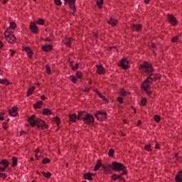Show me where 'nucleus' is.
I'll return each mask as SVG.
<instances>
[{"instance_id": "f257e3e1", "label": "nucleus", "mask_w": 182, "mask_h": 182, "mask_svg": "<svg viewBox=\"0 0 182 182\" xmlns=\"http://www.w3.org/2000/svg\"><path fill=\"white\" fill-rule=\"evenodd\" d=\"M140 72H144V73H149V76L143 82L142 87L148 96L151 95V92L149 91L151 83H153V80H159L160 79V75L156 74L153 77V72L154 69L151 66V64H149L147 62H145L139 65Z\"/></svg>"}, {"instance_id": "f03ea898", "label": "nucleus", "mask_w": 182, "mask_h": 182, "mask_svg": "<svg viewBox=\"0 0 182 182\" xmlns=\"http://www.w3.org/2000/svg\"><path fill=\"white\" fill-rule=\"evenodd\" d=\"M28 123H30L31 127H35L37 125L38 129H41L42 130H45V129H48V125L44 122L43 120L37 118L35 114L31 116L28 119Z\"/></svg>"}, {"instance_id": "7ed1b4c3", "label": "nucleus", "mask_w": 182, "mask_h": 182, "mask_svg": "<svg viewBox=\"0 0 182 182\" xmlns=\"http://www.w3.org/2000/svg\"><path fill=\"white\" fill-rule=\"evenodd\" d=\"M112 169L114 171H124L126 170V166L123 164L119 162H112L111 165Z\"/></svg>"}, {"instance_id": "20e7f679", "label": "nucleus", "mask_w": 182, "mask_h": 182, "mask_svg": "<svg viewBox=\"0 0 182 182\" xmlns=\"http://www.w3.org/2000/svg\"><path fill=\"white\" fill-rule=\"evenodd\" d=\"M83 122L86 123V124H92V123L95 122V117L90 114H87V115L83 117Z\"/></svg>"}, {"instance_id": "39448f33", "label": "nucleus", "mask_w": 182, "mask_h": 182, "mask_svg": "<svg viewBox=\"0 0 182 182\" xmlns=\"http://www.w3.org/2000/svg\"><path fill=\"white\" fill-rule=\"evenodd\" d=\"M119 66L122 68V69H129V68H130V62H129L127 58H124L120 60Z\"/></svg>"}, {"instance_id": "423d86ee", "label": "nucleus", "mask_w": 182, "mask_h": 182, "mask_svg": "<svg viewBox=\"0 0 182 182\" xmlns=\"http://www.w3.org/2000/svg\"><path fill=\"white\" fill-rule=\"evenodd\" d=\"M65 4H68L70 9H71V14L73 15H75V11L76 9V7L75 6V2H76V0H64Z\"/></svg>"}, {"instance_id": "0eeeda50", "label": "nucleus", "mask_w": 182, "mask_h": 182, "mask_svg": "<svg viewBox=\"0 0 182 182\" xmlns=\"http://www.w3.org/2000/svg\"><path fill=\"white\" fill-rule=\"evenodd\" d=\"M167 16L168 22L173 26H176V25H177V19H176V17H174L173 14H168Z\"/></svg>"}, {"instance_id": "6e6552de", "label": "nucleus", "mask_w": 182, "mask_h": 182, "mask_svg": "<svg viewBox=\"0 0 182 182\" xmlns=\"http://www.w3.org/2000/svg\"><path fill=\"white\" fill-rule=\"evenodd\" d=\"M127 174V171H123L120 174H114L112 176V180H114V181H116V180H118V178H122V177H123V176Z\"/></svg>"}, {"instance_id": "1a4fd4ad", "label": "nucleus", "mask_w": 182, "mask_h": 182, "mask_svg": "<svg viewBox=\"0 0 182 182\" xmlns=\"http://www.w3.org/2000/svg\"><path fill=\"white\" fill-rule=\"evenodd\" d=\"M9 113L10 116L16 117V116H18V107H13L11 109H9Z\"/></svg>"}, {"instance_id": "9d476101", "label": "nucleus", "mask_w": 182, "mask_h": 182, "mask_svg": "<svg viewBox=\"0 0 182 182\" xmlns=\"http://www.w3.org/2000/svg\"><path fill=\"white\" fill-rule=\"evenodd\" d=\"M97 68V73L98 75H105L106 73V70L105 69V67L103 65H96Z\"/></svg>"}, {"instance_id": "9b49d317", "label": "nucleus", "mask_w": 182, "mask_h": 182, "mask_svg": "<svg viewBox=\"0 0 182 182\" xmlns=\"http://www.w3.org/2000/svg\"><path fill=\"white\" fill-rule=\"evenodd\" d=\"M30 29L33 33H38L39 29L35 23H31L30 24Z\"/></svg>"}, {"instance_id": "f8f14e48", "label": "nucleus", "mask_w": 182, "mask_h": 182, "mask_svg": "<svg viewBox=\"0 0 182 182\" xmlns=\"http://www.w3.org/2000/svg\"><path fill=\"white\" fill-rule=\"evenodd\" d=\"M95 117H97V119H99V116H102V117L106 118V117L107 116V113H106V112L97 111L95 113Z\"/></svg>"}, {"instance_id": "ddd939ff", "label": "nucleus", "mask_w": 182, "mask_h": 182, "mask_svg": "<svg viewBox=\"0 0 182 182\" xmlns=\"http://www.w3.org/2000/svg\"><path fill=\"white\" fill-rule=\"evenodd\" d=\"M141 25L140 24H132V31H136V32H140L141 31Z\"/></svg>"}, {"instance_id": "4468645a", "label": "nucleus", "mask_w": 182, "mask_h": 182, "mask_svg": "<svg viewBox=\"0 0 182 182\" xmlns=\"http://www.w3.org/2000/svg\"><path fill=\"white\" fill-rule=\"evenodd\" d=\"M53 46L52 45H46V46H43L42 47L43 50H44V52H50V50H52Z\"/></svg>"}, {"instance_id": "2eb2a0df", "label": "nucleus", "mask_w": 182, "mask_h": 182, "mask_svg": "<svg viewBox=\"0 0 182 182\" xmlns=\"http://www.w3.org/2000/svg\"><path fill=\"white\" fill-rule=\"evenodd\" d=\"M16 40V37H15V35L11 34L10 37L7 38V42H9V43H14V42H15V41Z\"/></svg>"}, {"instance_id": "dca6fc26", "label": "nucleus", "mask_w": 182, "mask_h": 182, "mask_svg": "<svg viewBox=\"0 0 182 182\" xmlns=\"http://www.w3.org/2000/svg\"><path fill=\"white\" fill-rule=\"evenodd\" d=\"M109 25H112V26H116L117 25V20H115L113 18H110L108 21Z\"/></svg>"}, {"instance_id": "f3484780", "label": "nucleus", "mask_w": 182, "mask_h": 182, "mask_svg": "<svg viewBox=\"0 0 182 182\" xmlns=\"http://www.w3.org/2000/svg\"><path fill=\"white\" fill-rule=\"evenodd\" d=\"M0 164H1V166H4L5 168H7L8 167H9V161H8L6 159L1 160V161L0 162Z\"/></svg>"}, {"instance_id": "a211bd4d", "label": "nucleus", "mask_w": 182, "mask_h": 182, "mask_svg": "<svg viewBox=\"0 0 182 182\" xmlns=\"http://www.w3.org/2000/svg\"><path fill=\"white\" fill-rule=\"evenodd\" d=\"M87 115L86 112H81L78 114L77 119L78 120H83V117Z\"/></svg>"}, {"instance_id": "6ab92c4d", "label": "nucleus", "mask_w": 182, "mask_h": 182, "mask_svg": "<svg viewBox=\"0 0 182 182\" xmlns=\"http://www.w3.org/2000/svg\"><path fill=\"white\" fill-rule=\"evenodd\" d=\"M176 181L182 182V171L178 172V173L176 176Z\"/></svg>"}, {"instance_id": "aec40b11", "label": "nucleus", "mask_w": 182, "mask_h": 182, "mask_svg": "<svg viewBox=\"0 0 182 182\" xmlns=\"http://www.w3.org/2000/svg\"><path fill=\"white\" fill-rule=\"evenodd\" d=\"M69 117H70V120L71 122H73V123H75V122H76V119H77V115H76V114H69Z\"/></svg>"}, {"instance_id": "412c9836", "label": "nucleus", "mask_w": 182, "mask_h": 182, "mask_svg": "<svg viewBox=\"0 0 182 182\" xmlns=\"http://www.w3.org/2000/svg\"><path fill=\"white\" fill-rule=\"evenodd\" d=\"M43 114H44L45 116H49V115L52 114V110H50L48 108H46L43 111Z\"/></svg>"}, {"instance_id": "4be33fe9", "label": "nucleus", "mask_w": 182, "mask_h": 182, "mask_svg": "<svg viewBox=\"0 0 182 182\" xmlns=\"http://www.w3.org/2000/svg\"><path fill=\"white\" fill-rule=\"evenodd\" d=\"M43 105L42 101H38L36 104L33 105L34 109H41V106Z\"/></svg>"}, {"instance_id": "5701e85b", "label": "nucleus", "mask_w": 182, "mask_h": 182, "mask_svg": "<svg viewBox=\"0 0 182 182\" xmlns=\"http://www.w3.org/2000/svg\"><path fill=\"white\" fill-rule=\"evenodd\" d=\"M92 176H93V174L90 173H85L84 177L86 180H89L90 181L92 180Z\"/></svg>"}, {"instance_id": "b1692460", "label": "nucleus", "mask_w": 182, "mask_h": 182, "mask_svg": "<svg viewBox=\"0 0 182 182\" xmlns=\"http://www.w3.org/2000/svg\"><path fill=\"white\" fill-rule=\"evenodd\" d=\"M73 40L72 38H68L65 41V45H66V46H68V48H70V46H72V41Z\"/></svg>"}, {"instance_id": "393cba45", "label": "nucleus", "mask_w": 182, "mask_h": 182, "mask_svg": "<svg viewBox=\"0 0 182 182\" xmlns=\"http://www.w3.org/2000/svg\"><path fill=\"white\" fill-rule=\"evenodd\" d=\"M24 50H26V52L27 53L28 58H32V50H31V48L26 47V48H24Z\"/></svg>"}, {"instance_id": "a878e982", "label": "nucleus", "mask_w": 182, "mask_h": 182, "mask_svg": "<svg viewBox=\"0 0 182 182\" xmlns=\"http://www.w3.org/2000/svg\"><path fill=\"white\" fill-rule=\"evenodd\" d=\"M12 161H13L12 167H15L18 166V159H16V157L14 156L12 158Z\"/></svg>"}, {"instance_id": "bb28decb", "label": "nucleus", "mask_w": 182, "mask_h": 182, "mask_svg": "<svg viewBox=\"0 0 182 182\" xmlns=\"http://www.w3.org/2000/svg\"><path fill=\"white\" fill-rule=\"evenodd\" d=\"M102 166V162L100 161H97L95 166V171H97L99 168Z\"/></svg>"}, {"instance_id": "cd10ccee", "label": "nucleus", "mask_w": 182, "mask_h": 182, "mask_svg": "<svg viewBox=\"0 0 182 182\" xmlns=\"http://www.w3.org/2000/svg\"><path fill=\"white\" fill-rule=\"evenodd\" d=\"M33 90H35L34 87H32L29 88L28 92H27L26 96L27 97L31 96V95H32V93H33Z\"/></svg>"}, {"instance_id": "c85d7f7f", "label": "nucleus", "mask_w": 182, "mask_h": 182, "mask_svg": "<svg viewBox=\"0 0 182 182\" xmlns=\"http://www.w3.org/2000/svg\"><path fill=\"white\" fill-rule=\"evenodd\" d=\"M96 93L99 96V97H100V99H102V100H104L105 102L107 100L106 97H105V96H103V95H102V93H100V92H99L98 90H96Z\"/></svg>"}, {"instance_id": "c756f323", "label": "nucleus", "mask_w": 182, "mask_h": 182, "mask_svg": "<svg viewBox=\"0 0 182 182\" xmlns=\"http://www.w3.org/2000/svg\"><path fill=\"white\" fill-rule=\"evenodd\" d=\"M11 34H12V33L9 32V31H8V29L6 30L4 35L6 38V41H8V38H10Z\"/></svg>"}, {"instance_id": "7c9ffc66", "label": "nucleus", "mask_w": 182, "mask_h": 182, "mask_svg": "<svg viewBox=\"0 0 182 182\" xmlns=\"http://www.w3.org/2000/svg\"><path fill=\"white\" fill-rule=\"evenodd\" d=\"M0 84L6 85V86H8V85H9V82H8V80L0 79Z\"/></svg>"}, {"instance_id": "2f4dec72", "label": "nucleus", "mask_w": 182, "mask_h": 182, "mask_svg": "<svg viewBox=\"0 0 182 182\" xmlns=\"http://www.w3.org/2000/svg\"><path fill=\"white\" fill-rule=\"evenodd\" d=\"M46 73H48V75H50V73H52V71L50 70V66H49V65H46Z\"/></svg>"}, {"instance_id": "473e14b6", "label": "nucleus", "mask_w": 182, "mask_h": 182, "mask_svg": "<svg viewBox=\"0 0 182 182\" xmlns=\"http://www.w3.org/2000/svg\"><path fill=\"white\" fill-rule=\"evenodd\" d=\"M43 175L44 176V177H46V178H50L52 173L50 172H43Z\"/></svg>"}, {"instance_id": "72a5a7b5", "label": "nucleus", "mask_w": 182, "mask_h": 182, "mask_svg": "<svg viewBox=\"0 0 182 182\" xmlns=\"http://www.w3.org/2000/svg\"><path fill=\"white\" fill-rule=\"evenodd\" d=\"M109 157H113L114 156V149H110L108 152Z\"/></svg>"}, {"instance_id": "f704fd0d", "label": "nucleus", "mask_w": 182, "mask_h": 182, "mask_svg": "<svg viewBox=\"0 0 182 182\" xmlns=\"http://www.w3.org/2000/svg\"><path fill=\"white\" fill-rule=\"evenodd\" d=\"M70 79L71 82H73V83H76V82L77 80V78H76V77L75 75H70Z\"/></svg>"}, {"instance_id": "c9c22d12", "label": "nucleus", "mask_w": 182, "mask_h": 182, "mask_svg": "<svg viewBox=\"0 0 182 182\" xmlns=\"http://www.w3.org/2000/svg\"><path fill=\"white\" fill-rule=\"evenodd\" d=\"M155 122H156V123H160V120H161V118H160V116L159 115H154V117Z\"/></svg>"}, {"instance_id": "e433bc0d", "label": "nucleus", "mask_w": 182, "mask_h": 182, "mask_svg": "<svg viewBox=\"0 0 182 182\" xmlns=\"http://www.w3.org/2000/svg\"><path fill=\"white\" fill-rule=\"evenodd\" d=\"M43 164H48V163H50V159L48 158H44L42 161Z\"/></svg>"}, {"instance_id": "4c0bfd02", "label": "nucleus", "mask_w": 182, "mask_h": 182, "mask_svg": "<svg viewBox=\"0 0 182 182\" xmlns=\"http://www.w3.org/2000/svg\"><path fill=\"white\" fill-rule=\"evenodd\" d=\"M102 5H103V0H97V6L99 8H102Z\"/></svg>"}, {"instance_id": "58836bf2", "label": "nucleus", "mask_w": 182, "mask_h": 182, "mask_svg": "<svg viewBox=\"0 0 182 182\" xmlns=\"http://www.w3.org/2000/svg\"><path fill=\"white\" fill-rule=\"evenodd\" d=\"M145 150L146 151H151V144H146L144 147Z\"/></svg>"}, {"instance_id": "ea45409f", "label": "nucleus", "mask_w": 182, "mask_h": 182, "mask_svg": "<svg viewBox=\"0 0 182 182\" xmlns=\"http://www.w3.org/2000/svg\"><path fill=\"white\" fill-rule=\"evenodd\" d=\"M119 94L121 95V96H123L124 97V96L127 95V92H126L124 90H121Z\"/></svg>"}, {"instance_id": "a19ab883", "label": "nucleus", "mask_w": 182, "mask_h": 182, "mask_svg": "<svg viewBox=\"0 0 182 182\" xmlns=\"http://www.w3.org/2000/svg\"><path fill=\"white\" fill-rule=\"evenodd\" d=\"M147 103V100L146 98H143L141 101V106H144Z\"/></svg>"}, {"instance_id": "79ce46f5", "label": "nucleus", "mask_w": 182, "mask_h": 182, "mask_svg": "<svg viewBox=\"0 0 182 182\" xmlns=\"http://www.w3.org/2000/svg\"><path fill=\"white\" fill-rule=\"evenodd\" d=\"M4 115H5V112H0V120H1V121L5 120V118H4Z\"/></svg>"}, {"instance_id": "37998d69", "label": "nucleus", "mask_w": 182, "mask_h": 182, "mask_svg": "<svg viewBox=\"0 0 182 182\" xmlns=\"http://www.w3.org/2000/svg\"><path fill=\"white\" fill-rule=\"evenodd\" d=\"M44 23H45V21H44L43 19H42V18H39V19L38 20V21H37V23H38V25H43Z\"/></svg>"}, {"instance_id": "c03bdc74", "label": "nucleus", "mask_w": 182, "mask_h": 182, "mask_svg": "<svg viewBox=\"0 0 182 182\" xmlns=\"http://www.w3.org/2000/svg\"><path fill=\"white\" fill-rule=\"evenodd\" d=\"M171 42H173V43L176 42H178V36H175L174 38H173L171 39Z\"/></svg>"}, {"instance_id": "a18cd8bd", "label": "nucleus", "mask_w": 182, "mask_h": 182, "mask_svg": "<svg viewBox=\"0 0 182 182\" xmlns=\"http://www.w3.org/2000/svg\"><path fill=\"white\" fill-rule=\"evenodd\" d=\"M55 122L56 123V124L59 125V124L60 123V119H59V117H55Z\"/></svg>"}, {"instance_id": "49530a36", "label": "nucleus", "mask_w": 182, "mask_h": 182, "mask_svg": "<svg viewBox=\"0 0 182 182\" xmlns=\"http://www.w3.org/2000/svg\"><path fill=\"white\" fill-rule=\"evenodd\" d=\"M54 2L55 4H57L58 6H60L62 5V1L60 0H54Z\"/></svg>"}, {"instance_id": "de8ad7c7", "label": "nucleus", "mask_w": 182, "mask_h": 182, "mask_svg": "<svg viewBox=\"0 0 182 182\" xmlns=\"http://www.w3.org/2000/svg\"><path fill=\"white\" fill-rule=\"evenodd\" d=\"M10 28H11V29H15L16 28V24L15 23H11Z\"/></svg>"}, {"instance_id": "09e8293b", "label": "nucleus", "mask_w": 182, "mask_h": 182, "mask_svg": "<svg viewBox=\"0 0 182 182\" xmlns=\"http://www.w3.org/2000/svg\"><path fill=\"white\" fill-rule=\"evenodd\" d=\"M76 76H77V77H78V79H82V73L77 72L76 73Z\"/></svg>"}, {"instance_id": "8fccbe9b", "label": "nucleus", "mask_w": 182, "mask_h": 182, "mask_svg": "<svg viewBox=\"0 0 182 182\" xmlns=\"http://www.w3.org/2000/svg\"><path fill=\"white\" fill-rule=\"evenodd\" d=\"M0 177H1V178H6L7 175L6 173H0Z\"/></svg>"}, {"instance_id": "3c124183", "label": "nucleus", "mask_w": 182, "mask_h": 182, "mask_svg": "<svg viewBox=\"0 0 182 182\" xmlns=\"http://www.w3.org/2000/svg\"><path fill=\"white\" fill-rule=\"evenodd\" d=\"M117 100L119 102L120 105L123 103V98L122 97H118Z\"/></svg>"}, {"instance_id": "603ef678", "label": "nucleus", "mask_w": 182, "mask_h": 182, "mask_svg": "<svg viewBox=\"0 0 182 182\" xmlns=\"http://www.w3.org/2000/svg\"><path fill=\"white\" fill-rule=\"evenodd\" d=\"M3 128L4 130H6L8 129V125L6 124V122L3 123Z\"/></svg>"}, {"instance_id": "864d4df0", "label": "nucleus", "mask_w": 182, "mask_h": 182, "mask_svg": "<svg viewBox=\"0 0 182 182\" xmlns=\"http://www.w3.org/2000/svg\"><path fill=\"white\" fill-rule=\"evenodd\" d=\"M79 68V64L76 63L75 67H73V70H76Z\"/></svg>"}, {"instance_id": "5fc2aeb1", "label": "nucleus", "mask_w": 182, "mask_h": 182, "mask_svg": "<svg viewBox=\"0 0 182 182\" xmlns=\"http://www.w3.org/2000/svg\"><path fill=\"white\" fill-rule=\"evenodd\" d=\"M0 171H6V168L5 166H0Z\"/></svg>"}, {"instance_id": "6e6d98bb", "label": "nucleus", "mask_w": 182, "mask_h": 182, "mask_svg": "<svg viewBox=\"0 0 182 182\" xmlns=\"http://www.w3.org/2000/svg\"><path fill=\"white\" fill-rule=\"evenodd\" d=\"M10 52H11V53H10V55H11V56H14V55H15V50H10Z\"/></svg>"}, {"instance_id": "4d7b16f0", "label": "nucleus", "mask_w": 182, "mask_h": 182, "mask_svg": "<svg viewBox=\"0 0 182 182\" xmlns=\"http://www.w3.org/2000/svg\"><path fill=\"white\" fill-rule=\"evenodd\" d=\"M119 181L126 182V180H124V178H119Z\"/></svg>"}, {"instance_id": "13d9d810", "label": "nucleus", "mask_w": 182, "mask_h": 182, "mask_svg": "<svg viewBox=\"0 0 182 182\" xmlns=\"http://www.w3.org/2000/svg\"><path fill=\"white\" fill-rule=\"evenodd\" d=\"M41 100H45V99H46V97H45V95H41Z\"/></svg>"}, {"instance_id": "bf43d9fd", "label": "nucleus", "mask_w": 182, "mask_h": 182, "mask_svg": "<svg viewBox=\"0 0 182 182\" xmlns=\"http://www.w3.org/2000/svg\"><path fill=\"white\" fill-rule=\"evenodd\" d=\"M155 149H160V144H156V146H155Z\"/></svg>"}, {"instance_id": "052dcab7", "label": "nucleus", "mask_w": 182, "mask_h": 182, "mask_svg": "<svg viewBox=\"0 0 182 182\" xmlns=\"http://www.w3.org/2000/svg\"><path fill=\"white\" fill-rule=\"evenodd\" d=\"M151 48H153L154 49L156 48V44L154 43H151Z\"/></svg>"}, {"instance_id": "680f3d73", "label": "nucleus", "mask_w": 182, "mask_h": 182, "mask_svg": "<svg viewBox=\"0 0 182 182\" xmlns=\"http://www.w3.org/2000/svg\"><path fill=\"white\" fill-rule=\"evenodd\" d=\"M8 1H9V0H3L2 4H4V5H5V4H8Z\"/></svg>"}, {"instance_id": "e2e57ef3", "label": "nucleus", "mask_w": 182, "mask_h": 182, "mask_svg": "<svg viewBox=\"0 0 182 182\" xmlns=\"http://www.w3.org/2000/svg\"><path fill=\"white\" fill-rule=\"evenodd\" d=\"M140 124H141V120H139L138 121L137 126H140Z\"/></svg>"}, {"instance_id": "0e129e2a", "label": "nucleus", "mask_w": 182, "mask_h": 182, "mask_svg": "<svg viewBox=\"0 0 182 182\" xmlns=\"http://www.w3.org/2000/svg\"><path fill=\"white\" fill-rule=\"evenodd\" d=\"M4 47V44L2 43V41H0V48H3Z\"/></svg>"}, {"instance_id": "69168bd1", "label": "nucleus", "mask_w": 182, "mask_h": 182, "mask_svg": "<svg viewBox=\"0 0 182 182\" xmlns=\"http://www.w3.org/2000/svg\"><path fill=\"white\" fill-rule=\"evenodd\" d=\"M44 41H47V42H50V38H47L44 39Z\"/></svg>"}, {"instance_id": "338daca9", "label": "nucleus", "mask_w": 182, "mask_h": 182, "mask_svg": "<svg viewBox=\"0 0 182 182\" xmlns=\"http://www.w3.org/2000/svg\"><path fill=\"white\" fill-rule=\"evenodd\" d=\"M144 2L149 4V2H150V0H144Z\"/></svg>"}, {"instance_id": "774afa93", "label": "nucleus", "mask_w": 182, "mask_h": 182, "mask_svg": "<svg viewBox=\"0 0 182 182\" xmlns=\"http://www.w3.org/2000/svg\"><path fill=\"white\" fill-rule=\"evenodd\" d=\"M36 160H39V156H36Z\"/></svg>"}]
</instances>
